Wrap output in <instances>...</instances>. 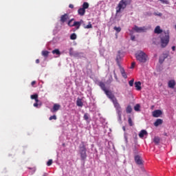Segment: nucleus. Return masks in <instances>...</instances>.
Returning a JSON list of instances; mask_svg holds the SVG:
<instances>
[{"label":"nucleus","mask_w":176,"mask_h":176,"mask_svg":"<svg viewBox=\"0 0 176 176\" xmlns=\"http://www.w3.org/2000/svg\"><path fill=\"white\" fill-rule=\"evenodd\" d=\"M133 30V31H135V32H138V33L145 32V31H146V28H145V26L139 28L138 26L135 25Z\"/></svg>","instance_id":"8"},{"label":"nucleus","mask_w":176,"mask_h":176,"mask_svg":"<svg viewBox=\"0 0 176 176\" xmlns=\"http://www.w3.org/2000/svg\"><path fill=\"white\" fill-rule=\"evenodd\" d=\"M78 13L80 16H85V13H86V10H84L82 8H79L78 10Z\"/></svg>","instance_id":"18"},{"label":"nucleus","mask_w":176,"mask_h":176,"mask_svg":"<svg viewBox=\"0 0 176 176\" xmlns=\"http://www.w3.org/2000/svg\"><path fill=\"white\" fill-rule=\"evenodd\" d=\"M155 16H162V13H159V14H155Z\"/></svg>","instance_id":"50"},{"label":"nucleus","mask_w":176,"mask_h":176,"mask_svg":"<svg viewBox=\"0 0 176 176\" xmlns=\"http://www.w3.org/2000/svg\"><path fill=\"white\" fill-rule=\"evenodd\" d=\"M135 36H131V41H135Z\"/></svg>","instance_id":"45"},{"label":"nucleus","mask_w":176,"mask_h":176,"mask_svg":"<svg viewBox=\"0 0 176 176\" xmlns=\"http://www.w3.org/2000/svg\"><path fill=\"white\" fill-rule=\"evenodd\" d=\"M155 34H161L160 41L161 47H166L170 42V31L163 32V30L160 29V26L157 25L154 30Z\"/></svg>","instance_id":"1"},{"label":"nucleus","mask_w":176,"mask_h":176,"mask_svg":"<svg viewBox=\"0 0 176 176\" xmlns=\"http://www.w3.org/2000/svg\"><path fill=\"white\" fill-rule=\"evenodd\" d=\"M49 120H57V116L56 115L50 117Z\"/></svg>","instance_id":"29"},{"label":"nucleus","mask_w":176,"mask_h":176,"mask_svg":"<svg viewBox=\"0 0 176 176\" xmlns=\"http://www.w3.org/2000/svg\"><path fill=\"white\" fill-rule=\"evenodd\" d=\"M113 30L115 31H116L117 34H119V32H120L122 31V28L121 27H116V26H115L113 28Z\"/></svg>","instance_id":"25"},{"label":"nucleus","mask_w":176,"mask_h":176,"mask_svg":"<svg viewBox=\"0 0 176 176\" xmlns=\"http://www.w3.org/2000/svg\"><path fill=\"white\" fill-rule=\"evenodd\" d=\"M50 54V52L47 50H43L41 52V56H43V57H44L45 58H47V57H49Z\"/></svg>","instance_id":"14"},{"label":"nucleus","mask_w":176,"mask_h":176,"mask_svg":"<svg viewBox=\"0 0 176 176\" xmlns=\"http://www.w3.org/2000/svg\"><path fill=\"white\" fill-rule=\"evenodd\" d=\"M121 75L124 79H127V74H126V72L124 73H122Z\"/></svg>","instance_id":"40"},{"label":"nucleus","mask_w":176,"mask_h":176,"mask_svg":"<svg viewBox=\"0 0 176 176\" xmlns=\"http://www.w3.org/2000/svg\"><path fill=\"white\" fill-rule=\"evenodd\" d=\"M52 54H56V56H60L61 54V52H60V50L58 49H55L52 50Z\"/></svg>","instance_id":"23"},{"label":"nucleus","mask_w":176,"mask_h":176,"mask_svg":"<svg viewBox=\"0 0 176 176\" xmlns=\"http://www.w3.org/2000/svg\"><path fill=\"white\" fill-rule=\"evenodd\" d=\"M87 149L86 148V145H85V142H82L81 144L79 146V153L81 160H86L87 159Z\"/></svg>","instance_id":"4"},{"label":"nucleus","mask_w":176,"mask_h":176,"mask_svg":"<svg viewBox=\"0 0 176 176\" xmlns=\"http://www.w3.org/2000/svg\"><path fill=\"white\" fill-rule=\"evenodd\" d=\"M160 124H163V120L162 119H157V120L154 122V126H155V127L160 126Z\"/></svg>","instance_id":"17"},{"label":"nucleus","mask_w":176,"mask_h":176,"mask_svg":"<svg viewBox=\"0 0 176 176\" xmlns=\"http://www.w3.org/2000/svg\"><path fill=\"white\" fill-rule=\"evenodd\" d=\"M60 108H61V105H60L59 104H54L53 106V109L52 110H51V111L53 113L57 112V111L60 110Z\"/></svg>","instance_id":"12"},{"label":"nucleus","mask_w":176,"mask_h":176,"mask_svg":"<svg viewBox=\"0 0 176 176\" xmlns=\"http://www.w3.org/2000/svg\"><path fill=\"white\" fill-rule=\"evenodd\" d=\"M129 86L133 87V85H134V79L131 80L129 82Z\"/></svg>","instance_id":"39"},{"label":"nucleus","mask_w":176,"mask_h":176,"mask_svg":"<svg viewBox=\"0 0 176 176\" xmlns=\"http://www.w3.org/2000/svg\"><path fill=\"white\" fill-rule=\"evenodd\" d=\"M175 80H170L168 82V86L170 89H174L175 87Z\"/></svg>","instance_id":"13"},{"label":"nucleus","mask_w":176,"mask_h":176,"mask_svg":"<svg viewBox=\"0 0 176 176\" xmlns=\"http://www.w3.org/2000/svg\"><path fill=\"white\" fill-rule=\"evenodd\" d=\"M74 19H70L67 23V25H69V27H76L77 30H79V28H80V25L83 24V20L82 19L80 21H74V24H72V23Z\"/></svg>","instance_id":"6"},{"label":"nucleus","mask_w":176,"mask_h":176,"mask_svg":"<svg viewBox=\"0 0 176 176\" xmlns=\"http://www.w3.org/2000/svg\"><path fill=\"white\" fill-rule=\"evenodd\" d=\"M69 53V56H74V54L75 53V52H74V48H70Z\"/></svg>","instance_id":"33"},{"label":"nucleus","mask_w":176,"mask_h":176,"mask_svg":"<svg viewBox=\"0 0 176 176\" xmlns=\"http://www.w3.org/2000/svg\"><path fill=\"white\" fill-rule=\"evenodd\" d=\"M30 98L32 99V100H36V98H38V94H34V95H32L31 96H30Z\"/></svg>","instance_id":"30"},{"label":"nucleus","mask_w":176,"mask_h":176,"mask_svg":"<svg viewBox=\"0 0 176 176\" xmlns=\"http://www.w3.org/2000/svg\"><path fill=\"white\" fill-rule=\"evenodd\" d=\"M82 54V53L79 52H74V54L73 55V57H79Z\"/></svg>","instance_id":"36"},{"label":"nucleus","mask_w":176,"mask_h":176,"mask_svg":"<svg viewBox=\"0 0 176 176\" xmlns=\"http://www.w3.org/2000/svg\"><path fill=\"white\" fill-rule=\"evenodd\" d=\"M153 142L155 144V145H159V144H160V138L155 137L153 138Z\"/></svg>","instance_id":"21"},{"label":"nucleus","mask_w":176,"mask_h":176,"mask_svg":"<svg viewBox=\"0 0 176 176\" xmlns=\"http://www.w3.org/2000/svg\"><path fill=\"white\" fill-rule=\"evenodd\" d=\"M84 119L85 120H89V114L87 113H85Z\"/></svg>","instance_id":"38"},{"label":"nucleus","mask_w":176,"mask_h":176,"mask_svg":"<svg viewBox=\"0 0 176 176\" xmlns=\"http://www.w3.org/2000/svg\"><path fill=\"white\" fill-rule=\"evenodd\" d=\"M69 8H70V9H74V5L69 4Z\"/></svg>","instance_id":"43"},{"label":"nucleus","mask_w":176,"mask_h":176,"mask_svg":"<svg viewBox=\"0 0 176 176\" xmlns=\"http://www.w3.org/2000/svg\"><path fill=\"white\" fill-rule=\"evenodd\" d=\"M34 100H35V101H36V103L39 102V100L38 99V98H37L36 99H34Z\"/></svg>","instance_id":"48"},{"label":"nucleus","mask_w":176,"mask_h":176,"mask_svg":"<svg viewBox=\"0 0 176 176\" xmlns=\"http://www.w3.org/2000/svg\"><path fill=\"white\" fill-rule=\"evenodd\" d=\"M36 81H32L31 82V85H32V86H34V85H36Z\"/></svg>","instance_id":"44"},{"label":"nucleus","mask_w":176,"mask_h":176,"mask_svg":"<svg viewBox=\"0 0 176 176\" xmlns=\"http://www.w3.org/2000/svg\"><path fill=\"white\" fill-rule=\"evenodd\" d=\"M36 64H39V59H36Z\"/></svg>","instance_id":"49"},{"label":"nucleus","mask_w":176,"mask_h":176,"mask_svg":"<svg viewBox=\"0 0 176 176\" xmlns=\"http://www.w3.org/2000/svg\"><path fill=\"white\" fill-rule=\"evenodd\" d=\"M133 153H134V155H138V150L137 149V147H134L133 148Z\"/></svg>","instance_id":"31"},{"label":"nucleus","mask_w":176,"mask_h":176,"mask_svg":"<svg viewBox=\"0 0 176 176\" xmlns=\"http://www.w3.org/2000/svg\"><path fill=\"white\" fill-rule=\"evenodd\" d=\"M76 34L73 33L70 35V39H72V41H75V39H76Z\"/></svg>","instance_id":"27"},{"label":"nucleus","mask_w":176,"mask_h":176,"mask_svg":"<svg viewBox=\"0 0 176 176\" xmlns=\"http://www.w3.org/2000/svg\"><path fill=\"white\" fill-rule=\"evenodd\" d=\"M33 105H34V107H38V103H34Z\"/></svg>","instance_id":"46"},{"label":"nucleus","mask_w":176,"mask_h":176,"mask_svg":"<svg viewBox=\"0 0 176 176\" xmlns=\"http://www.w3.org/2000/svg\"><path fill=\"white\" fill-rule=\"evenodd\" d=\"M120 71L121 74H124L126 72L124 71V69L123 67L120 68Z\"/></svg>","instance_id":"41"},{"label":"nucleus","mask_w":176,"mask_h":176,"mask_svg":"<svg viewBox=\"0 0 176 176\" xmlns=\"http://www.w3.org/2000/svg\"><path fill=\"white\" fill-rule=\"evenodd\" d=\"M131 3V0H121L116 7V13H120L122 10L126 9L127 5H130Z\"/></svg>","instance_id":"3"},{"label":"nucleus","mask_w":176,"mask_h":176,"mask_svg":"<svg viewBox=\"0 0 176 176\" xmlns=\"http://www.w3.org/2000/svg\"><path fill=\"white\" fill-rule=\"evenodd\" d=\"M99 86L102 89V90H103V91H104V93L107 91H108V89H107V87H105V83L100 82H99Z\"/></svg>","instance_id":"16"},{"label":"nucleus","mask_w":176,"mask_h":176,"mask_svg":"<svg viewBox=\"0 0 176 176\" xmlns=\"http://www.w3.org/2000/svg\"><path fill=\"white\" fill-rule=\"evenodd\" d=\"M172 50H173V52H175V46L172 47Z\"/></svg>","instance_id":"47"},{"label":"nucleus","mask_w":176,"mask_h":176,"mask_svg":"<svg viewBox=\"0 0 176 176\" xmlns=\"http://www.w3.org/2000/svg\"><path fill=\"white\" fill-rule=\"evenodd\" d=\"M140 108H141V106L140 105V104H137L134 107V110L136 111L137 112H138L140 111Z\"/></svg>","instance_id":"28"},{"label":"nucleus","mask_w":176,"mask_h":176,"mask_svg":"<svg viewBox=\"0 0 176 176\" xmlns=\"http://www.w3.org/2000/svg\"><path fill=\"white\" fill-rule=\"evenodd\" d=\"M125 140H126V142H127V138H126V137H125Z\"/></svg>","instance_id":"53"},{"label":"nucleus","mask_w":176,"mask_h":176,"mask_svg":"<svg viewBox=\"0 0 176 176\" xmlns=\"http://www.w3.org/2000/svg\"><path fill=\"white\" fill-rule=\"evenodd\" d=\"M167 56L166 54H164L163 57L160 58V63H163L164 61V58H166Z\"/></svg>","instance_id":"34"},{"label":"nucleus","mask_w":176,"mask_h":176,"mask_svg":"<svg viewBox=\"0 0 176 176\" xmlns=\"http://www.w3.org/2000/svg\"><path fill=\"white\" fill-rule=\"evenodd\" d=\"M115 78L116 79H118V76H116V74H115Z\"/></svg>","instance_id":"52"},{"label":"nucleus","mask_w":176,"mask_h":176,"mask_svg":"<svg viewBox=\"0 0 176 176\" xmlns=\"http://www.w3.org/2000/svg\"><path fill=\"white\" fill-rule=\"evenodd\" d=\"M128 123H129V126H133V120H131V118H129Z\"/></svg>","instance_id":"35"},{"label":"nucleus","mask_w":176,"mask_h":176,"mask_svg":"<svg viewBox=\"0 0 176 176\" xmlns=\"http://www.w3.org/2000/svg\"><path fill=\"white\" fill-rule=\"evenodd\" d=\"M162 3H165V5H168L170 2H168V0H159Z\"/></svg>","instance_id":"32"},{"label":"nucleus","mask_w":176,"mask_h":176,"mask_svg":"<svg viewBox=\"0 0 176 176\" xmlns=\"http://www.w3.org/2000/svg\"><path fill=\"white\" fill-rule=\"evenodd\" d=\"M162 113V110H155L154 111H153V118H160Z\"/></svg>","instance_id":"10"},{"label":"nucleus","mask_w":176,"mask_h":176,"mask_svg":"<svg viewBox=\"0 0 176 176\" xmlns=\"http://www.w3.org/2000/svg\"><path fill=\"white\" fill-rule=\"evenodd\" d=\"M144 135H148V132L146 130H142L139 133L140 138H144Z\"/></svg>","instance_id":"15"},{"label":"nucleus","mask_w":176,"mask_h":176,"mask_svg":"<svg viewBox=\"0 0 176 176\" xmlns=\"http://www.w3.org/2000/svg\"><path fill=\"white\" fill-rule=\"evenodd\" d=\"M136 60L140 61V63H146L148 60V56L145 52L142 51H139L135 54Z\"/></svg>","instance_id":"5"},{"label":"nucleus","mask_w":176,"mask_h":176,"mask_svg":"<svg viewBox=\"0 0 176 176\" xmlns=\"http://www.w3.org/2000/svg\"><path fill=\"white\" fill-rule=\"evenodd\" d=\"M83 25V28L85 29L89 30V28H93V25H91V23H89L88 25H86V24H85V21H83V23H82Z\"/></svg>","instance_id":"19"},{"label":"nucleus","mask_w":176,"mask_h":176,"mask_svg":"<svg viewBox=\"0 0 176 176\" xmlns=\"http://www.w3.org/2000/svg\"><path fill=\"white\" fill-rule=\"evenodd\" d=\"M122 60H123V54L122 53V51H118L116 56V61L118 67H121Z\"/></svg>","instance_id":"7"},{"label":"nucleus","mask_w":176,"mask_h":176,"mask_svg":"<svg viewBox=\"0 0 176 176\" xmlns=\"http://www.w3.org/2000/svg\"><path fill=\"white\" fill-rule=\"evenodd\" d=\"M131 68L133 69V68H134V67H131Z\"/></svg>","instance_id":"54"},{"label":"nucleus","mask_w":176,"mask_h":176,"mask_svg":"<svg viewBox=\"0 0 176 176\" xmlns=\"http://www.w3.org/2000/svg\"><path fill=\"white\" fill-rule=\"evenodd\" d=\"M76 105L77 107H83V102H82V99H77Z\"/></svg>","instance_id":"22"},{"label":"nucleus","mask_w":176,"mask_h":176,"mask_svg":"<svg viewBox=\"0 0 176 176\" xmlns=\"http://www.w3.org/2000/svg\"><path fill=\"white\" fill-rule=\"evenodd\" d=\"M122 129L124 130V131H126V127L123 126Z\"/></svg>","instance_id":"51"},{"label":"nucleus","mask_w":176,"mask_h":176,"mask_svg":"<svg viewBox=\"0 0 176 176\" xmlns=\"http://www.w3.org/2000/svg\"><path fill=\"white\" fill-rule=\"evenodd\" d=\"M131 67H135V62H132Z\"/></svg>","instance_id":"42"},{"label":"nucleus","mask_w":176,"mask_h":176,"mask_svg":"<svg viewBox=\"0 0 176 176\" xmlns=\"http://www.w3.org/2000/svg\"><path fill=\"white\" fill-rule=\"evenodd\" d=\"M67 20H69V16L68 15V14H65L60 16L61 23H65Z\"/></svg>","instance_id":"11"},{"label":"nucleus","mask_w":176,"mask_h":176,"mask_svg":"<svg viewBox=\"0 0 176 176\" xmlns=\"http://www.w3.org/2000/svg\"><path fill=\"white\" fill-rule=\"evenodd\" d=\"M135 162L136 164H138L139 166L142 165V158L138 155H135Z\"/></svg>","instance_id":"9"},{"label":"nucleus","mask_w":176,"mask_h":176,"mask_svg":"<svg viewBox=\"0 0 176 176\" xmlns=\"http://www.w3.org/2000/svg\"><path fill=\"white\" fill-rule=\"evenodd\" d=\"M132 111H133V109L131 108V106L130 105L127 106L126 109V113H131Z\"/></svg>","instance_id":"24"},{"label":"nucleus","mask_w":176,"mask_h":176,"mask_svg":"<svg viewBox=\"0 0 176 176\" xmlns=\"http://www.w3.org/2000/svg\"><path fill=\"white\" fill-rule=\"evenodd\" d=\"M82 8L86 10V9H89V3L84 2L82 4Z\"/></svg>","instance_id":"26"},{"label":"nucleus","mask_w":176,"mask_h":176,"mask_svg":"<svg viewBox=\"0 0 176 176\" xmlns=\"http://www.w3.org/2000/svg\"><path fill=\"white\" fill-rule=\"evenodd\" d=\"M53 164V160H49L48 162H47V166H52Z\"/></svg>","instance_id":"37"},{"label":"nucleus","mask_w":176,"mask_h":176,"mask_svg":"<svg viewBox=\"0 0 176 176\" xmlns=\"http://www.w3.org/2000/svg\"><path fill=\"white\" fill-rule=\"evenodd\" d=\"M135 87H136V90L140 91L141 90V82H135Z\"/></svg>","instance_id":"20"},{"label":"nucleus","mask_w":176,"mask_h":176,"mask_svg":"<svg viewBox=\"0 0 176 176\" xmlns=\"http://www.w3.org/2000/svg\"><path fill=\"white\" fill-rule=\"evenodd\" d=\"M106 96H107L108 98L111 99L112 101L114 107L116 108L117 111V113L120 118L122 116V107H120V104L119 102H118V99H116V97H115V95L112 94V92L109 90L106 91L105 92Z\"/></svg>","instance_id":"2"}]
</instances>
